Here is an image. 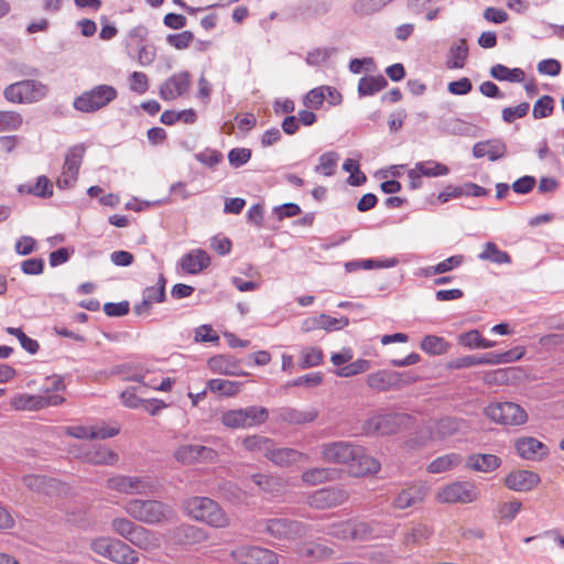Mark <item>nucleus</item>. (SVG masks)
Instances as JSON below:
<instances>
[{
  "mask_svg": "<svg viewBox=\"0 0 564 564\" xmlns=\"http://www.w3.org/2000/svg\"><path fill=\"white\" fill-rule=\"evenodd\" d=\"M308 529V524L290 518H261L252 521L250 525L252 532L280 541H295L304 538Z\"/></svg>",
  "mask_w": 564,
  "mask_h": 564,
  "instance_id": "nucleus-1",
  "label": "nucleus"
},
{
  "mask_svg": "<svg viewBox=\"0 0 564 564\" xmlns=\"http://www.w3.org/2000/svg\"><path fill=\"white\" fill-rule=\"evenodd\" d=\"M184 510L192 519L215 529L230 525V518L218 502L208 498L194 496L184 501Z\"/></svg>",
  "mask_w": 564,
  "mask_h": 564,
  "instance_id": "nucleus-2",
  "label": "nucleus"
},
{
  "mask_svg": "<svg viewBox=\"0 0 564 564\" xmlns=\"http://www.w3.org/2000/svg\"><path fill=\"white\" fill-rule=\"evenodd\" d=\"M123 509L134 520L148 524L162 523L172 516L171 507L159 500L132 499Z\"/></svg>",
  "mask_w": 564,
  "mask_h": 564,
  "instance_id": "nucleus-3",
  "label": "nucleus"
},
{
  "mask_svg": "<svg viewBox=\"0 0 564 564\" xmlns=\"http://www.w3.org/2000/svg\"><path fill=\"white\" fill-rule=\"evenodd\" d=\"M48 94V86L36 79H23L8 85L3 97L12 104L30 105L43 100Z\"/></svg>",
  "mask_w": 564,
  "mask_h": 564,
  "instance_id": "nucleus-4",
  "label": "nucleus"
},
{
  "mask_svg": "<svg viewBox=\"0 0 564 564\" xmlns=\"http://www.w3.org/2000/svg\"><path fill=\"white\" fill-rule=\"evenodd\" d=\"M117 97L118 91L113 86L101 84L77 96L73 101V107L84 113H94L107 107Z\"/></svg>",
  "mask_w": 564,
  "mask_h": 564,
  "instance_id": "nucleus-5",
  "label": "nucleus"
},
{
  "mask_svg": "<svg viewBox=\"0 0 564 564\" xmlns=\"http://www.w3.org/2000/svg\"><path fill=\"white\" fill-rule=\"evenodd\" d=\"M91 549L95 553L118 564H135L139 561L138 553L117 539H96L91 543Z\"/></svg>",
  "mask_w": 564,
  "mask_h": 564,
  "instance_id": "nucleus-6",
  "label": "nucleus"
},
{
  "mask_svg": "<svg viewBox=\"0 0 564 564\" xmlns=\"http://www.w3.org/2000/svg\"><path fill=\"white\" fill-rule=\"evenodd\" d=\"M410 421L411 416L405 413H379L369 417L364 423L362 429L366 434L391 435L405 426Z\"/></svg>",
  "mask_w": 564,
  "mask_h": 564,
  "instance_id": "nucleus-7",
  "label": "nucleus"
},
{
  "mask_svg": "<svg viewBox=\"0 0 564 564\" xmlns=\"http://www.w3.org/2000/svg\"><path fill=\"white\" fill-rule=\"evenodd\" d=\"M524 354V349L522 347H518L516 349H511L501 354L497 352H488L482 356H464L456 359L451 360L447 364L448 369H465L479 365H497V364H506L518 360Z\"/></svg>",
  "mask_w": 564,
  "mask_h": 564,
  "instance_id": "nucleus-8",
  "label": "nucleus"
},
{
  "mask_svg": "<svg viewBox=\"0 0 564 564\" xmlns=\"http://www.w3.org/2000/svg\"><path fill=\"white\" fill-rule=\"evenodd\" d=\"M485 414L502 425H522L528 420L527 412L513 402H492L485 408Z\"/></svg>",
  "mask_w": 564,
  "mask_h": 564,
  "instance_id": "nucleus-9",
  "label": "nucleus"
},
{
  "mask_svg": "<svg viewBox=\"0 0 564 564\" xmlns=\"http://www.w3.org/2000/svg\"><path fill=\"white\" fill-rule=\"evenodd\" d=\"M237 564H279L280 555L267 547L241 544L230 552Z\"/></svg>",
  "mask_w": 564,
  "mask_h": 564,
  "instance_id": "nucleus-10",
  "label": "nucleus"
},
{
  "mask_svg": "<svg viewBox=\"0 0 564 564\" xmlns=\"http://www.w3.org/2000/svg\"><path fill=\"white\" fill-rule=\"evenodd\" d=\"M479 491L470 481H454L443 487L437 500L443 503H470L478 499Z\"/></svg>",
  "mask_w": 564,
  "mask_h": 564,
  "instance_id": "nucleus-11",
  "label": "nucleus"
},
{
  "mask_svg": "<svg viewBox=\"0 0 564 564\" xmlns=\"http://www.w3.org/2000/svg\"><path fill=\"white\" fill-rule=\"evenodd\" d=\"M106 486L110 490L126 495H142L151 492L154 485L148 477L117 475L110 477L106 481Z\"/></svg>",
  "mask_w": 564,
  "mask_h": 564,
  "instance_id": "nucleus-12",
  "label": "nucleus"
},
{
  "mask_svg": "<svg viewBox=\"0 0 564 564\" xmlns=\"http://www.w3.org/2000/svg\"><path fill=\"white\" fill-rule=\"evenodd\" d=\"M348 492L341 487H324L307 497V503L315 509L335 508L348 500Z\"/></svg>",
  "mask_w": 564,
  "mask_h": 564,
  "instance_id": "nucleus-13",
  "label": "nucleus"
},
{
  "mask_svg": "<svg viewBox=\"0 0 564 564\" xmlns=\"http://www.w3.org/2000/svg\"><path fill=\"white\" fill-rule=\"evenodd\" d=\"M175 459L183 465L215 462L217 452L198 444H184L174 452Z\"/></svg>",
  "mask_w": 564,
  "mask_h": 564,
  "instance_id": "nucleus-14",
  "label": "nucleus"
},
{
  "mask_svg": "<svg viewBox=\"0 0 564 564\" xmlns=\"http://www.w3.org/2000/svg\"><path fill=\"white\" fill-rule=\"evenodd\" d=\"M427 494V487L422 481H410L398 491L392 501L395 509L404 510L421 503Z\"/></svg>",
  "mask_w": 564,
  "mask_h": 564,
  "instance_id": "nucleus-15",
  "label": "nucleus"
},
{
  "mask_svg": "<svg viewBox=\"0 0 564 564\" xmlns=\"http://www.w3.org/2000/svg\"><path fill=\"white\" fill-rule=\"evenodd\" d=\"M64 402V398L58 394L32 395L18 394L13 398L11 404L15 410L37 411L47 406H56Z\"/></svg>",
  "mask_w": 564,
  "mask_h": 564,
  "instance_id": "nucleus-16",
  "label": "nucleus"
},
{
  "mask_svg": "<svg viewBox=\"0 0 564 564\" xmlns=\"http://www.w3.org/2000/svg\"><path fill=\"white\" fill-rule=\"evenodd\" d=\"M191 84L192 76L187 70L173 74L160 86V97L165 101L175 100L189 90Z\"/></svg>",
  "mask_w": 564,
  "mask_h": 564,
  "instance_id": "nucleus-17",
  "label": "nucleus"
},
{
  "mask_svg": "<svg viewBox=\"0 0 564 564\" xmlns=\"http://www.w3.org/2000/svg\"><path fill=\"white\" fill-rule=\"evenodd\" d=\"M359 445L345 441L329 442L322 445V458L329 464L348 465Z\"/></svg>",
  "mask_w": 564,
  "mask_h": 564,
  "instance_id": "nucleus-18",
  "label": "nucleus"
},
{
  "mask_svg": "<svg viewBox=\"0 0 564 564\" xmlns=\"http://www.w3.org/2000/svg\"><path fill=\"white\" fill-rule=\"evenodd\" d=\"M355 454L349 459V473L355 477H364L367 475L377 474L380 470V463L369 455L362 446L359 445V451H354Z\"/></svg>",
  "mask_w": 564,
  "mask_h": 564,
  "instance_id": "nucleus-19",
  "label": "nucleus"
},
{
  "mask_svg": "<svg viewBox=\"0 0 564 564\" xmlns=\"http://www.w3.org/2000/svg\"><path fill=\"white\" fill-rule=\"evenodd\" d=\"M540 476L531 470L520 469L509 473L505 478V486L513 491L524 492L535 488Z\"/></svg>",
  "mask_w": 564,
  "mask_h": 564,
  "instance_id": "nucleus-20",
  "label": "nucleus"
},
{
  "mask_svg": "<svg viewBox=\"0 0 564 564\" xmlns=\"http://www.w3.org/2000/svg\"><path fill=\"white\" fill-rule=\"evenodd\" d=\"M265 458L280 467H289L302 459H307L308 456L302 452L290 447H276L274 441L270 446Z\"/></svg>",
  "mask_w": 564,
  "mask_h": 564,
  "instance_id": "nucleus-21",
  "label": "nucleus"
},
{
  "mask_svg": "<svg viewBox=\"0 0 564 564\" xmlns=\"http://www.w3.org/2000/svg\"><path fill=\"white\" fill-rule=\"evenodd\" d=\"M66 434L73 436L75 438L80 440H106L112 437L119 433L118 429L106 427V426H85V425H74L67 426L65 430Z\"/></svg>",
  "mask_w": 564,
  "mask_h": 564,
  "instance_id": "nucleus-22",
  "label": "nucleus"
},
{
  "mask_svg": "<svg viewBox=\"0 0 564 564\" xmlns=\"http://www.w3.org/2000/svg\"><path fill=\"white\" fill-rule=\"evenodd\" d=\"M516 449L520 457L528 460H539L547 454L546 446L534 437L518 440L516 442Z\"/></svg>",
  "mask_w": 564,
  "mask_h": 564,
  "instance_id": "nucleus-23",
  "label": "nucleus"
},
{
  "mask_svg": "<svg viewBox=\"0 0 564 564\" xmlns=\"http://www.w3.org/2000/svg\"><path fill=\"white\" fill-rule=\"evenodd\" d=\"M180 264L183 271L189 274H197L210 264V258L205 250L195 249L185 253Z\"/></svg>",
  "mask_w": 564,
  "mask_h": 564,
  "instance_id": "nucleus-24",
  "label": "nucleus"
},
{
  "mask_svg": "<svg viewBox=\"0 0 564 564\" xmlns=\"http://www.w3.org/2000/svg\"><path fill=\"white\" fill-rule=\"evenodd\" d=\"M207 366L214 373L225 376H239L240 364L234 356L230 355H217L210 357L207 361Z\"/></svg>",
  "mask_w": 564,
  "mask_h": 564,
  "instance_id": "nucleus-25",
  "label": "nucleus"
},
{
  "mask_svg": "<svg viewBox=\"0 0 564 564\" xmlns=\"http://www.w3.org/2000/svg\"><path fill=\"white\" fill-rule=\"evenodd\" d=\"M276 420L289 424H305L313 422L318 413L316 410L300 411L291 406H283L274 411Z\"/></svg>",
  "mask_w": 564,
  "mask_h": 564,
  "instance_id": "nucleus-26",
  "label": "nucleus"
},
{
  "mask_svg": "<svg viewBox=\"0 0 564 564\" xmlns=\"http://www.w3.org/2000/svg\"><path fill=\"white\" fill-rule=\"evenodd\" d=\"M130 543L144 551H152L161 546V535L139 525L129 540Z\"/></svg>",
  "mask_w": 564,
  "mask_h": 564,
  "instance_id": "nucleus-27",
  "label": "nucleus"
},
{
  "mask_svg": "<svg viewBox=\"0 0 564 564\" xmlns=\"http://www.w3.org/2000/svg\"><path fill=\"white\" fill-rule=\"evenodd\" d=\"M434 534V530L432 527L425 523H417L404 533L402 539V544L408 550H412L413 547L422 544L423 542L429 541Z\"/></svg>",
  "mask_w": 564,
  "mask_h": 564,
  "instance_id": "nucleus-28",
  "label": "nucleus"
},
{
  "mask_svg": "<svg viewBox=\"0 0 564 564\" xmlns=\"http://www.w3.org/2000/svg\"><path fill=\"white\" fill-rule=\"evenodd\" d=\"M501 465V458L494 454H473L468 456L466 466L469 469L490 473L499 468Z\"/></svg>",
  "mask_w": 564,
  "mask_h": 564,
  "instance_id": "nucleus-29",
  "label": "nucleus"
},
{
  "mask_svg": "<svg viewBox=\"0 0 564 564\" xmlns=\"http://www.w3.org/2000/svg\"><path fill=\"white\" fill-rule=\"evenodd\" d=\"M339 478V470L335 468H310L303 471L301 479L304 484L310 486L321 485L327 481H333Z\"/></svg>",
  "mask_w": 564,
  "mask_h": 564,
  "instance_id": "nucleus-30",
  "label": "nucleus"
},
{
  "mask_svg": "<svg viewBox=\"0 0 564 564\" xmlns=\"http://www.w3.org/2000/svg\"><path fill=\"white\" fill-rule=\"evenodd\" d=\"M464 426V420L446 416L436 422L432 435L437 440H444L457 434Z\"/></svg>",
  "mask_w": 564,
  "mask_h": 564,
  "instance_id": "nucleus-31",
  "label": "nucleus"
},
{
  "mask_svg": "<svg viewBox=\"0 0 564 564\" xmlns=\"http://www.w3.org/2000/svg\"><path fill=\"white\" fill-rule=\"evenodd\" d=\"M84 460L93 465H113L118 460V454L105 446H94L87 451L84 456Z\"/></svg>",
  "mask_w": 564,
  "mask_h": 564,
  "instance_id": "nucleus-32",
  "label": "nucleus"
},
{
  "mask_svg": "<svg viewBox=\"0 0 564 564\" xmlns=\"http://www.w3.org/2000/svg\"><path fill=\"white\" fill-rule=\"evenodd\" d=\"M468 53L469 50L465 39H460L455 42L449 48V55L446 62L447 68H463L468 57Z\"/></svg>",
  "mask_w": 564,
  "mask_h": 564,
  "instance_id": "nucleus-33",
  "label": "nucleus"
},
{
  "mask_svg": "<svg viewBox=\"0 0 564 564\" xmlns=\"http://www.w3.org/2000/svg\"><path fill=\"white\" fill-rule=\"evenodd\" d=\"M388 86V80L382 75L365 76L359 79L358 94L359 96H373Z\"/></svg>",
  "mask_w": 564,
  "mask_h": 564,
  "instance_id": "nucleus-34",
  "label": "nucleus"
},
{
  "mask_svg": "<svg viewBox=\"0 0 564 564\" xmlns=\"http://www.w3.org/2000/svg\"><path fill=\"white\" fill-rule=\"evenodd\" d=\"M463 457L457 453H449L432 460L427 466V471L441 474L451 470L462 464Z\"/></svg>",
  "mask_w": 564,
  "mask_h": 564,
  "instance_id": "nucleus-35",
  "label": "nucleus"
},
{
  "mask_svg": "<svg viewBox=\"0 0 564 564\" xmlns=\"http://www.w3.org/2000/svg\"><path fill=\"white\" fill-rule=\"evenodd\" d=\"M367 386L377 392L394 390L392 370H379L368 375Z\"/></svg>",
  "mask_w": 564,
  "mask_h": 564,
  "instance_id": "nucleus-36",
  "label": "nucleus"
},
{
  "mask_svg": "<svg viewBox=\"0 0 564 564\" xmlns=\"http://www.w3.org/2000/svg\"><path fill=\"white\" fill-rule=\"evenodd\" d=\"M490 75L497 80L509 83H521L525 78V74L521 68H509L502 64L491 66Z\"/></svg>",
  "mask_w": 564,
  "mask_h": 564,
  "instance_id": "nucleus-37",
  "label": "nucleus"
},
{
  "mask_svg": "<svg viewBox=\"0 0 564 564\" xmlns=\"http://www.w3.org/2000/svg\"><path fill=\"white\" fill-rule=\"evenodd\" d=\"M242 383L226 379H210L206 383L207 390L224 397H235L239 393Z\"/></svg>",
  "mask_w": 564,
  "mask_h": 564,
  "instance_id": "nucleus-38",
  "label": "nucleus"
},
{
  "mask_svg": "<svg viewBox=\"0 0 564 564\" xmlns=\"http://www.w3.org/2000/svg\"><path fill=\"white\" fill-rule=\"evenodd\" d=\"M20 193L31 194L36 197L48 198L53 195V184L51 181L41 175L37 177L35 184H22L19 186Z\"/></svg>",
  "mask_w": 564,
  "mask_h": 564,
  "instance_id": "nucleus-39",
  "label": "nucleus"
},
{
  "mask_svg": "<svg viewBox=\"0 0 564 564\" xmlns=\"http://www.w3.org/2000/svg\"><path fill=\"white\" fill-rule=\"evenodd\" d=\"M85 151H86V148L84 144H76V145L72 147L70 149H68V151L65 155L63 171L78 176Z\"/></svg>",
  "mask_w": 564,
  "mask_h": 564,
  "instance_id": "nucleus-40",
  "label": "nucleus"
},
{
  "mask_svg": "<svg viewBox=\"0 0 564 564\" xmlns=\"http://www.w3.org/2000/svg\"><path fill=\"white\" fill-rule=\"evenodd\" d=\"M245 429L263 424L269 419V410L264 406L251 405L242 408Z\"/></svg>",
  "mask_w": 564,
  "mask_h": 564,
  "instance_id": "nucleus-41",
  "label": "nucleus"
},
{
  "mask_svg": "<svg viewBox=\"0 0 564 564\" xmlns=\"http://www.w3.org/2000/svg\"><path fill=\"white\" fill-rule=\"evenodd\" d=\"M478 258L484 261H491L497 264L511 263V257L507 251L500 250L495 242H486L482 252Z\"/></svg>",
  "mask_w": 564,
  "mask_h": 564,
  "instance_id": "nucleus-42",
  "label": "nucleus"
},
{
  "mask_svg": "<svg viewBox=\"0 0 564 564\" xmlns=\"http://www.w3.org/2000/svg\"><path fill=\"white\" fill-rule=\"evenodd\" d=\"M420 347L429 355L438 356L447 352L451 345L443 337L426 335L422 339Z\"/></svg>",
  "mask_w": 564,
  "mask_h": 564,
  "instance_id": "nucleus-43",
  "label": "nucleus"
},
{
  "mask_svg": "<svg viewBox=\"0 0 564 564\" xmlns=\"http://www.w3.org/2000/svg\"><path fill=\"white\" fill-rule=\"evenodd\" d=\"M23 484L31 490L51 495L52 489L56 487V481L42 475H29L23 478Z\"/></svg>",
  "mask_w": 564,
  "mask_h": 564,
  "instance_id": "nucleus-44",
  "label": "nucleus"
},
{
  "mask_svg": "<svg viewBox=\"0 0 564 564\" xmlns=\"http://www.w3.org/2000/svg\"><path fill=\"white\" fill-rule=\"evenodd\" d=\"M324 362L323 350L318 347H304L301 350L300 368L308 369L317 367Z\"/></svg>",
  "mask_w": 564,
  "mask_h": 564,
  "instance_id": "nucleus-45",
  "label": "nucleus"
},
{
  "mask_svg": "<svg viewBox=\"0 0 564 564\" xmlns=\"http://www.w3.org/2000/svg\"><path fill=\"white\" fill-rule=\"evenodd\" d=\"M417 171L426 177L445 176L449 173V167L434 160L421 161L416 163Z\"/></svg>",
  "mask_w": 564,
  "mask_h": 564,
  "instance_id": "nucleus-46",
  "label": "nucleus"
},
{
  "mask_svg": "<svg viewBox=\"0 0 564 564\" xmlns=\"http://www.w3.org/2000/svg\"><path fill=\"white\" fill-rule=\"evenodd\" d=\"M273 440L261 436V435H252L247 436L242 441V445L246 449L250 452H258L259 454L263 455L265 457L270 446H272Z\"/></svg>",
  "mask_w": 564,
  "mask_h": 564,
  "instance_id": "nucleus-47",
  "label": "nucleus"
},
{
  "mask_svg": "<svg viewBox=\"0 0 564 564\" xmlns=\"http://www.w3.org/2000/svg\"><path fill=\"white\" fill-rule=\"evenodd\" d=\"M352 541H367L378 536L372 524L365 521L351 520Z\"/></svg>",
  "mask_w": 564,
  "mask_h": 564,
  "instance_id": "nucleus-48",
  "label": "nucleus"
},
{
  "mask_svg": "<svg viewBox=\"0 0 564 564\" xmlns=\"http://www.w3.org/2000/svg\"><path fill=\"white\" fill-rule=\"evenodd\" d=\"M387 4L386 0H355L352 11L364 17L380 11Z\"/></svg>",
  "mask_w": 564,
  "mask_h": 564,
  "instance_id": "nucleus-49",
  "label": "nucleus"
},
{
  "mask_svg": "<svg viewBox=\"0 0 564 564\" xmlns=\"http://www.w3.org/2000/svg\"><path fill=\"white\" fill-rule=\"evenodd\" d=\"M22 123L23 118L18 111H0V132L17 131Z\"/></svg>",
  "mask_w": 564,
  "mask_h": 564,
  "instance_id": "nucleus-50",
  "label": "nucleus"
},
{
  "mask_svg": "<svg viewBox=\"0 0 564 564\" xmlns=\"http://www.w3.org/2000/svg\"><path fill=\"white\" fill-rule=\"evenodd\" d=\"M322 531L336 539L351 540V520L328 524Z\"/></svg>",
  "mask_w": 564,
  "mask_h": 564,
  "instance_id": "nucleus-51",
  "label": "nucleus"
},
{
  "mask_svg": "<svg viewBox=\"0 0 564 564\" xmlns=\"http://www.w3.org/2000/svg\"><path fill=\"white\" fill-rule=\"evenodd\" d=\"M339 155L336 152H326L319 156V163L315 166V172L322 173L325 176L335 174Z\"/></svg>",
  "mask_w": 564,
  "mask_h": 564,
  "instance_id": "nucleus-52",
  "label": "nucleus"
},
{
  "mask_svg": "<svg viewBox=\"0 0 564 564\" xmlns=\"http://www.w3.org/2000/svg\"><path fill=\"white\" fill-rule=\"evenodd\" d=\"M370 367V361L366 359H358L344 367L338 368L335 373L338 377L348 378L362 372H366Z\"/></svg>",
  "mask_w": 564,
  "mask_h": 564,
  "instance_id": "nucleus-53",
  "label": "nucleus"
},
{
  "mask_svg": "<svg viewBox=\"0 0 564 564\" xmlns=\"http://www.w3.org/2000/svg\"><path fill=\"white\" fill-rule=\"evenodd\" d=\"M553 109L554 99L549 95H544L534 104L532 115L534 119L546 118L553 113Z\"/></svg>",
  "mask_w": 564,
  "mask_h": 564,
  "instance_id": "nucleus-54",
  "label": "nucleus"
},
{
  "mask_svg": "<svg viewBox=\"0 0 564 564\" xmlns=\"http://www.w3.org/2000/svg\"><path fill=\"white\" fill-rule=\"evenodd\" d=\"M522 503L520 500L514 499L511 501L502 502L498 507V517L507 522H511L520 512Z\"/></svg>",
  "mask_w": 564,
  "mask_h": 564,
  "instance_id": "nucleus-55",
  "label": "nucleus"
},
{
  "mask_svg": "<svg viewBox=\"0 0 564 564\" xmlns=\"http://www.w3.org/2000/svg\"><path fill=\"white\" fill-rule=\"evenodd\" d=\"M138 527V524H135L134 522L127 518H116L111 522L112 530L128 541L130 540V538L132 536Z\"/></svg>",
  "mask_w": 564,
  "mask_h": 564,
  "instance_id": "nucleus-56",
  "label": "nucleus"
},
{
  "mask_svg": "<svg viewBox=\"0 0 564 564\" xmlns=\"http://www.w3.org/2000/svg\"><path fill=\"white\" fill-rule=\"evenodd\" d=\"M251 480L264 492H274L279 490L280 481L278 478L264 474H253Z\"/></svg>",
  "mask_w": 564,
  "mask_h": 564,
  "instance_id": "nucleus-57",
  "label": "nucleus"
},
{
  "mask_svg": "<svg viewBox=\"0 0 564 564\" xmlns=\"http://www.w3.org/2000/svg\"><path fill=\"white\" fill-rule=\"evenodd\" d=\"M335 52L334 47L314 48L307 53L305 61L311 66H318L329 59Z\"/></svg>",
  "mask_w": 564,
  "mask_h": 564,
  "instance_id": "nucleus-58",
  "label": "nucleus"
},
{
  "mask_svg": "<svg viewBox=\"0 0 564 564\" xmlns=\"http://www.w3.org/2000/svg\"><path fill=\"white\" fill-rule=\"evenodd\" d=\"M251 155H252V152L250 149L234 148L228 153V161L232 167L239 169L250 161Z\"/></svg>",
  "mask_w": 564,
  "mask_h": 564,
  "instance_id": "nucleus-59",
  "label": "nucleus"
},
{
  "mask_svg": "<svg viewBox=\"0 0 564 564\" xmlns=\"http://www.w3.org/2000/svg\"><path fill=\"white\" fill-rule=\"evenodd\" d=\"M530 105L521 102L516 107H506L502 109L501 116L506 123H512L516 119L523 118L528 115Z\"/></svg>",
  "mask_w": 564,
  "mask_h": 564,
  "instance_id": "nucleus-60",
  "label": "nucleus"
},
{
  "mask_svg": "<svg viewBox=\"0 0 564 564\" xmlns=\"http://www.w3.org/2000/svg\"><path fill=\"white\" fill-rule=\"evenodd\" d=\"M392 380L394 390H400L408 386L415 383L419 380V376L412 371H393L392 370Z\"/></svg>",
  "mask_w": 564,
  "mask_h": 564,
  "instance_id": "nucleus-61",
  "label": "nucleus"
},
{
  "mask_svg": "<svg viewBox=\"0 0 564 564\" xmlns=\"http://www.w3.org/2000/svg\"><path fill=\"white\" fill-rule=\"evenodd\" d=\"M221 423L230 429H245L242 409L225 411L221 414Z\"/></svg>",
  "mask_w": 564,
  "mask_h": 564,
  "instance_id": "nucleus-62",
  "label": "nucleus"
},
{
  "mask_svg": "<svg viewBox=\"0 0 564 564\" xmlns=\"http://www.w3.org/2000/svg\"><path fill=\"white\" fill-rule=\"evenodd\" d=\"M194 41V34L191 31H183L176 34H169L166 42L176 50H185Z\"/></svg>",
  "mask_w": 564,
  "mask_h": 564,
  "instance_id": "nucleus-63",
  "label": "nucleus"
},
{
  "mask_svg": "<svg viewBox=\"0 0 564 564\" xmlns=\"http://www.w3.org/2000/svg\"><path fill=\"white\" fill-rule=\"evenodd\" d=\"M326 99L323 86L311 89L304 97L303 104L310 109H319Z\"/></svg>",
  "mask_w": 564,
  "mask_h": 564,
  "instance_id": "nucleus-64",
  "label": "nucleus"
}]
</instances>
